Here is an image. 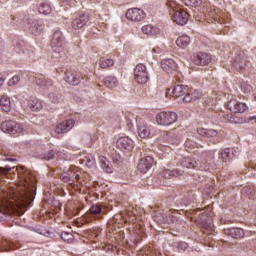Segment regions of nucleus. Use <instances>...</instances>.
Masks as SVG:
<instances>
[{"label":"nucleus","instance_id":"de8ad7c7","mask_svg":"<svg viewBox=\"0 0 256 256\" xmlns=\"http://www.w3.org/2000/svg\"><path fill=\"white\" fill-rule=\"evenodd\" d=\"M235 67H237L238 69L243 71V69H245V67H247V64L246 63L243 64V62H239L236 60Z\"/></svg>","mask_w":256,"mask_h":256},{"label":"nucleus","instance_id":"09e8293b","mask_svg":"<svg viewBox=\"0 0 256 256\" xmlns=\"http://www.w3.org/2000/svg\"><path fill=\"white\" fill-rule=\"evenodd\" d=\"M5 83V78L3 75L0 74V89L3 87V84Z\"/></svg>","mask_w":256,"mask_h":256},{"label":"nucleus","instance_id":"20e7f679","mask_svg":"<svg viewBox=\"0 0 256 256\" xmlns=\"http://www.w3.org/2000/svg\"><path fill=\"white\" fill-rule=\"evenodd\" d=\"M23 125L17 121L7 120L1 124V130L3 133H9L10 135H17L23 131Z\"/></svg>","mask_w":256,"mask_h":256},{"label":"nucleus","instance_id":"9b49d317","mask_svg":"<svg viewBox=\"0 0 256 256\" xmlns=\"http://www.w3.org/2000/svg\"><path fill=\"white\" fill-rule=\"evenodd\" d=\"M117 147L120 149V151H123L124 153H131L135 147V143L133 140L127 136L120 137L117 140Z\"/></svg>","mask_w":256,"mask_h":256},{"label":"nucleus","instance_id":"a19ab883","mask_svg":"<svg viewBox=\"0 0 256 256\" xmlns=\"http://www.w3.org/2000/svg\"><path fill=\"white\" fill-rule=\"evenodd\" d=\"M24 53L25 55H27V57L33 59V57H35V48H33V46H30L24 51Z\"/></svg>","mask_w":256,"mask_h":256},{"label":"nucleus","instance_id":"6e6552de","mask_svg":"<svg viewBox=\"0 0 256 256\" xmlns=\"http://www.w3.org/2000/svg\"><path fill=\"white\" fill-rule=\"evenodd\" d=\"M65 45V40L63 39V33L59 30L54 32L51 47L55 53H63V46Z\"/></svg>","mask_w":256,"mask_h":256},{"label":"nucleus","instance_id":"b1692460","mask_svg":"<svg viewBox=\"0 0 256 256\" xmlns=\"http://www.w3.org/2000/svg\"><path fill=\"white\" fill-rule=\"evenodd\" d=\"M0 106L2 111L9 113V111H11V98L7 95H2L0 97Z\"/></svg>","mask_w":256,"mask_h":256},{"label":"nucleus","instance_id":"c9c22d12","mask_svg":"<svg viewBox=\"0 0 256 256\" xmlns=\"http://www.w3.org/2000/svg\"><path fill=\"white\" fill-rule=\"evenodd\" d=\"M182 1L188 7H199V5H201V3H203L202 0H182Z\"/></svg>","mask_w":256,"mask_h":256},{"label":"nucleus","instance_id":"412c9836","mask_svg":"<svg viewBox=\"0 0 256 256\" xmlns=\"http://www.w3.org/2000/svg\"><path fill=\"white\" fill-rule=\"evenodd\" d=\"M138 135L139 137H141V139H147V137L151 135V130L149 129V126H147V123L145 122L138 123Z\"/></svg>","mask_w":256,"mask_h":256},{"label":"nucleus","instance_id":"a211bd4d","mask_svg":"<svg viewBox=\"0 0 256 256\" xmlns=\"http://www.w3.org/2000/svg\"><path fill=\"white\" fill-rule=\"evenodd\" d=\"M187 91L189 88L185 85H175L168 89V95H172V97H183L187 95Z\"/></svg>","mask_w":256,"mask_h":256},{"label":"nucleus","instance_id":"4be33fe9","mask_svg":"<svg viewBox=\"0 0 256 256\" xmlns=\"http://www.w3.org/2000/svg\"><path fill=\"white\" fill-rule=\"evenodd\" d=\"M44 29H45V25L43 24V21L34 20L30 28V31L33 35H41Z\"/></svg>","mask_w":256,"mask_h":256},{"label":"nucleus","instance_id":"3c124183","mask_svg":"<svg viewBox=\"0 0 256 256\" xmlns=\"http://www.w3.org/2000/svg\"><path fill=\"white\" fill-rule=\"evenodd\" d=\"M5 214H3L2 212H0V221H1V219H3V216H4Z\"/></svg>","mask_w":256,"mask_h":256},{"label":"nucleus","instance_id":"f8f14e48","mask_svg":"<svg viewBox=\"0 0 256 256\" xmlns=\"http://www.w3.org/2000/svg\"><path fill=\"white\" fill-rule=\"evenodd\" d=\"M73 127H75V120L68 119V120H65L64 122L59 123L54 128V133H56L57 135H63L64 133H69V131H71Z\"/></svg>","mask_w":256,"mask_h":256},{"label":"nucleus","instance_id":"393cba45","mask_svg":"<svg viewBox=\"0 0 256 256\" xmlns=\"http://www.w3.org/2000/svg\"><path fill=\"white\" fill-rule=\"evenodd\" d=\"M104 85L108 89H115L116 87H119V80H117V77L115 76H107L104 78Z\"/></svg>","mask_w":256,"mask_h":256},{"label":"nucleus","instance_id":"c756f323","mask_svg":"<svg viewBox=\"0 0 256 256\" xmlns=\"http://www.w3.org/2000/svg\"><path fill=\"white\" fill-rule=\"evenodd\" d=\"M34 83L38 85V87H51L53 85V80L45 79V78H35Z\"/></svg>","mask_w":256,"mask_h":256},{"label":"nucleus","instance_id":"49530a36","mask_svg":"<svg viewBox=\"0 0 256 256\" xmlns=\"http://www.w3.org/2000/svg\"><path fill=\"white\" fill-rule=\"evenodd\" d=\"M9 171H11V168H9V167H0V179L4 175H7V173H9Z\"/></svg>","mask_w":256,"mask_h":256},{"label":"nucleus","instance_id":"8fccbe9b","mask_svg":"<svg viewBox=\"0 0 256 256\" xmlns=\"http://www.w3.org/2000/svg\"><path fill=\"white\" fill-rule=\"evenodd\" d=\"M7 161H16L15 158H7Z\"/></svg>","mask_w":256,"mask_h":256},{"label":"nucleus","instance_id":"473e14b6","mask_svg":"<svg viewBox=\"0 0 256 256\" xmlns=\"http://www.w3.org/2000/svg\"><path fill=\"white\" fill-rule=\"evenodd\" d=\"M155 221H157V223H159V225H163L165 223H173V220H169V218H167V216H163V215H156L155 216Z\"/></svg>","mask_w":256,"mask_h":256},{"label":"nucleus","instance_id":"f257e3e1","mask_svg":"<svg viewBox=\"0 0 256 256\" xmlns=\"http://www.w3.org/2000/svg\"><path fill=\"white\" fill-rule=\"evenodd\" d=\"M16 172L19 182L16 191L9 194L8 205L12 211L25 213L27 207L31 205L33 195H35L37 189V176L23 166L17 167Z\"/></svg>","mask_w":256,"mask_h":256},{"label":"nucleus","instance_id":"bb28decb","mask_svg":"<svg viewBox=\"0 0 256 256\" xmlns=\"http://www.w3.org/2000/svg\"><path fill=\"white\" fill-rule=\"evenodd\" d=\"M228 235L233 239H243L245 237V230L241 228H231L228 230Z\"/></svg>","mask_w":256,"mask_h":256},{"label":"nucleus","instance_id":"5701e85b","mask_svg":"<svg viewBox=\"0 0 256 256\" xmlns=\"http://www.w3.org/2000/svg\"><path fill=\"white\" fill-rule=\"evenodd\" d=\"M191 43V38L188 35H182L177 38L176 45L180 49H187Z\"/></svg>","mask_w":256,"mask_h":256},{"label":"nucleus","instance_id":"58836bf2","mask_svg":"<svg viewBox=\"0 0 256 256\" xmlns=\"http://www.w3.org/2000/svg\"><path fill=\"white\" fill-rule=\"evenodd\" d=\"M21 81V78L19 76H13L9 81L8 85L9 87H15V85H19V82Z\"/></svg>","mask_w":256,"mask_h":256},{"label":"nucleus","instance_id":"c03bdc74","mask_svg":"<svg viewBox=\"0 0 256 256\" xmlns=\"http://www.w3.org/2000/svg\"><path fill=\"white\" fill-rule=\"evenodd\" d=\"M56 157H57V159H60L62 161H67V154L63 151H58L56 153Z\"/></svg>","mask_w":256,"mask_h":256},{"label":"nucleus","instance_id":"72a5a7b5","mask_svg":"<svg viewBox=\"0 0 256 256\" xmlns=\"http://www.w3.org/2000/svg\"><path fill=\"white\" fill-rule=\"evenodd\" d=\"M38 11L42 15H49L51 13V6L49 4H41Z\"/></svg>","mask_w":256,"mask_h":256},{"label":"nucleus","instance_id":"ddd939ff","mask_svg":"<svg viewBox=\"0 0 256 256\" xmlns=\"http://www.w3.org/2000/svg\"><path fill=\"white\" fill-rule=\"evenodd\" d=\"M83 79V76L81 73L75 71V70H67L65 73V81L69 85H79L81 83V80Z\"/></svg>","mask_w":256,"mask_h":256},{"label":"nucleus","instance_id":"cd10ccee","mask_svg":"<svg viewBox=\"0 0 256 256\" xmlns=\"http://www.w3.org/2000/svg\"><path fill=\"white\" fill-rule=\"evenodd\" d=\"M197 133L202 137H208V138L217 137V130L215 129L198 128Z\"/></svg>","mask_w":256,"mask_h":256},{"label":"nucleus","instance_id":"2eb2a0df","mask_svg":"<svg viewBox=\"0 0 256 256\" xmlns=\"http://www.w3.org/2000/svg\"><path fill=\"white\" fill-rule=\"evenodd\" d=\"M87 23H89V14H81L72 20L71 25L73 29H83Z\"/></svg>","mask_w":256,"mask_h":256},{"label":"nucleus","instance_id":"4468645a","mask_svg":"<svg viewBox=\"0 0 256 256\" xmlns=\"http://www.w3.org/2000/svg\"><path fill=\"white\" fill-rule=\"evenodd\" d=\"M212 59H211V54L207 53V52H198L196 55H194L193 57V63L195 65H209V63H211Z\"/></svg>","mask_w":256,"mask_h":256},{"label":"nucleus","instance_id":"79ce46f5","mask_svg":"<svg viewBox=\"0 0 256 256\" xmlns=\"http://www.w3.org/2000/svg\"><path fill=\"white\" fill-rule=\"evenodd\" d=\"M221 157L223 161H227V159L231 157V150L229 148L224 149L223 152L221 153Z\"/></svg>","mask_w":256,"mask_h":256},{"label":"nucleus","instance_id":"f03ea898","mask_svg":"<svg viewBox=\"0 0 256 256\" xmlns=\"http://www.w3.org/2000/svg\"><path fill=\"white\" fill-rule=\"evenodd\" d=\"M168 8L170 9V15H172V21L177 25H187L189 21V13L181 9V6L175 1H168Z\"/></svg>","mask_w":256,"mask_h":256},{"label":"nucleus","instance_id":"a18cd8bd","mask_svg":"<svg viewBox=\"0 0 256 256\" xmlns=\"http://www.w3.org/2000/svg\"><path fill=\"white\" fill-rule=\"evenodd\" d=\"M53 157H55V151L51 150L46 155L43 156V159H45L46 161H51Z\"/></svg>","mask_w":256,"mask_h":256},{"label":"nucleus","instance_id":"39448f33","mask_svg":"<svg viewBox=\"0 0 256 256\" xmlns=\"http://www.w3.org/2000/svg\"><path fill=\"white\" fill-rule=\"evenodd\" d=\"M126 19L128 21H132V23H141L147 17V14H145V11L140 8H130L125 13Z\"/></svg>","mask_w":256,"mask_h":256},{"label":"nucleus","instance_id":"7ed1b4c3","mask_svg":"<svg viewBox=\"0 0 256 256\" xmlns=\"http://www.w3.org/2000/svg\"><path fill=\"white\" fill-rule=\"evenodd\" d=\"M177 119H178L177 113L173 111H164L156 115V121L158 125H164V126L173 125V123H176Z\"/></svg>","mask_w":256,"mask_h":256},{"label":"nucleus","instance_id":"6ab92c4d","mask_svg":"<svg viewBox=\"0 0 256 256\" xmlns=\"http://www.w3.org/2000/svg\"><path fill=\"white\" fill-rule=\"evenodd\" d=\"M202 94L198 90H188L185 97L183 98L184 103H191V101H197L201 99Z\"/></svg>","mask_w":256,"mask_h":256},{"label":"nucleus","instance_id":"f3484780","mask_svg":"<svg viewBox=\"0 0 256 256\" xmlns=\"http://www.w3.org/2000/svg\"><path fill=\"white\" fill-rule=\"evenodd\" d=\"M155 160H153V157L146 156L142 159H140L138 163V169L141 171V173H147L152 167Z\"/></svg>","mask_w":256,"mask_h":256},{"label":"nucleus","instance_id":"dca6fc26","mask_svg":"<svg viewBox=\"0 0 256 256\" xmlns=\"http://www.w3.org/2000/svg\"><path fill=\"white\" fill-rule=\"evenodd\" d=\"M161 67L165 73L173 74L177 71V62L171 58H166L161 61Z\"/></svg>","mask_w":256,"mask_h":256},{"label":"nucleus","instance_id":"4c0bfd02","mask_svg":"<svg viewBox=\"0 0 256 256\" xmlns=\"http://www.w3.org/2000/svg\"><path fill=\"white\" fill-rule=\"evenodd\" d=\"M102 208L100 204H95L90 208V213L92 215H99V213H101Z\"/></svg>","mask_w":256,"mask_h":256},{"label":"nucleus","instance_id":"a878e982","mask_svg":"<svg viewBox=\"0 0 256 256\" xmlns=\"http://www.w3.org/2000/svg\"><path fill=\"white\" fill-rule=\"evenodd\" d=\"M27 107H28V109H30V111H41L43 105H41V101H39V99L30 98L28 100Z\"/></svg>","mask_w":256,"mask_h":256},{"label":"nucleus","instance_id":"9d476101","mask_svg":"<svg viewBox=\"0 0 256 256\" xmlns=\"http://www.w3.org/2000/svg\"><path fill=\"white\" fill-rule=\"evenodd\" d=\"M206 17L208 19V23H213V21H217L218 23H225V14L221 12L218 8L210 7L209 10H207Z\"/></svg>","mask_w":256,"mask_h":256},{"label":"nucleus","instance_id":"e433bc0d","mask_svg":"<svg viewBox=\"0 0 256 256\" xmlns=\"http://www.w3.org/2000/svg\"><path fill=\"white\" fill-rule=\"evenodd\" d=\"M175 173H177V170L164 169L162 171V176L164 177V179H171V177H173Z\"/></svg>","mask_w":256,"mask_h":256},{"label":"nucleus","instance_id":"f704fd0d","mask_svg":"<svg viewBox=\"0 0 256 256\" xmlns=\"http://www.w3.org/2000/svg\"><path fill=\"white\" fill-rule=\"evenodd\" d=\"M60 237L65 243H72L74 239L73 234L69 232H63Z\"/></svg>","mask_w":256,"mask_h":256},{"label":"nucleus","instance_id":"423d86ee","mask_svg":"<svg viewBox=\"0 0 256 256\" xmlns=\"http://www.w3.org/2000/svg\"><path fill=\"white\" fill-rule=\"evenodd\" d=\"M79 173V168L71 166L66 172H63L60 177L64 183H75V181H81V175Z\"/></svg>","mask_w":256,"mask_h":256},{"label":"nucleus","instance_id":"37998d69","mask_svg":"<svg viewBox=\"0 0 256 256\" xmlns=\"http://www.w3.org/2000/svg\"><path fill=\"white\" fill-rule=\"evenodd\" d=\"M86 167H88L89 169L95 167V158L86 157Z\"/></svg>","mask_w":256,"mask_h":256},{"label":"nucleus","instance_id":"2f4dec72","mask_svg":"<svg viewBox=\"0 0 256 256\" xmlns=\"http://www.w3.org/2000/svg\"><path fill=\"white\" fill-rule=\"evenodd\" d=\"M182 166L186 167V169H196L197 161H195L191 158H184L182 161Z\"/></svg>","mask_w":256,"mask_h":256},{"label":"nucleus","instance_id":"ea45409f","mask_svg":"<svg viewBox=\"0 0 256 256\" xmlns=\"http://www.w3.org/2000/svg\"><path fill=\"white\" fill-rule=\"evenodd\" d=\"M48 98L55 105H57V103H59V101H60L59 95L55 94L54 92L49 93Z\"/></svg>","mask_w":256,"mask_h":256},{"label":"nucleus","instance_id":"7c9ffc66","mask_svg":"<svg viewBox=\"0 0 256 256\" xmlns=\"http://www.w3.org/2000/svg\"><path fill=\"white\" fill-rule=\"evenodd\" d=\"M101 69H109V67H113L115 65V62L113 59H105V57L100 58L99 63Z\"/></svg>","mask_w":256,"mask_h":256},{"label":"nucleus","instance_id":"1a4fd4ad","mask_svg":"<svg viewBox=\"0 0 256 256\" xmlns=\"http://www.w3.org/2000/svg\"><path fill=\"white\" fill-rule=\"evenodd\" d=\"M227 107L229 109V111H231V113H247V111H249V106H247L246 103L240 102L237 99H232L230 101H228L227 103Z\"/></svg>","mask_w":256,"mask_h":256},{"label":"nucleus","instance_id":"c85d7f7f","mask_svg":"<svg viewBox=\"0 0 256 256\" xmlns=\"http://www.w3.org/2000/svg\"><path fill=\"white\" fill-rule=\"evenodd\" d=\"M101 168L105 173H113V165L104 156H100Z\"/></svg>","mask_w":256,"mask_h":256},{"label":"nucleus","instance_id":"0eeeda50","mask_svg":"<svg viewBox=\"0 0 256 256\" xmlns=\"http://www.w3.org/2000/svg\"><path fill=\"white\" fill-rule=\"evenodd\" d=\"M134 77L140 85H145L149 81V73L147 72V66L144 64H138L134 69Z\"/></svg>","mask_w":256,"mask_h":256},{"label":"nucleus","instance_id":"aec40b11","mask_svg":"<svg viewBox=\"0 0 256 256\" xmlns=\"http://www.w3.org/2000/svg\"><path fill=\"white\" fill-rule=\"evenodd\" d=\"M142 32L144 33V35L155 37V35H159V33H161V30L155 25L147 24L142 27Z\"/></svg>","mask_w":256,"mask_h":256}]
</instances>
